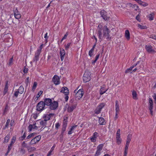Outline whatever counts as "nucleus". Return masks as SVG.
<instances>
[{"instance_id":"obj_12","label":"nucleus","mask_w":156,"mask_h":156,"mask_svg":"<svg viewBox=\"0 0 156 156\" xmlns=\"http://www.w3.org/2000/svg\"><path fill=\"white\" fill-rule=\"evenodd\" d=\"M98 136V133L97 132H95L90 137V141L93 143L96 142Z\"/></svg>"},{"instance_id":"obj_59","label":"nucleus","mask_w":156,"mask_h":156,"mask_svg":"<svg viewBox=\"0 0 156 156\" xmlns=\"http://www.w3.org/2000/svg\"><path fill=\"white\" fill-rule=\"evenodd\" d=\"M119 113L115 112V116L114 117V119L116 120L118 118V115Z\"/></svg>"},{"instance_id":"obj_61","label":"nucleus","mask_w":156,"mask_h":156,"mask_svg":"<svg viewBox=\"0 0 156 156\" xmlns=\"http://www.w3.org/2000/svg\"><path fill=\"white\" fill-rule=\"evenodd\" d=\"M26 137V133H24L23 136H22V137H21L22 140H23L25 139V138Z\"/></svg>"},{"instance_id":"obj_54","label":"nucleus","mask_w":156,"mask_h":156,"mask_svg":"<svg viewBox=\"0 0 156 156\" xmlns=\"http://www.w3.org/2000/svg\"><path fill=\"white\" fill-rule=\"evenodd\" d=\"M22 147H27V144L25 143V141H23L22 143Z\"/></svg>"},{"instance_id":"obj_22","label":"nucleus","mask_w":156,"mask_h":156,"mask_svg":"<svg viewBox=\"0 0 156 156\" xmlns=\"http://www.w3.org/2000/svg\"><path fill=\"white\" fill-rule=\"evenodd\" d=\"M62 93H63L65 94H69V90L68 88L65 87H63L60 91Z\"/></svg>"},{"instance_id":"obj_3","label":"nucleus","mask_w":156,"mask_h":156,"mask_svg":"<svg viewBox=\"0 0 156 156\" xmlns=\"http://www.w3.org/2000/svg\"><path fill=\"white\" fill-rule=\"evenodd\" d=\"M12 35L10 34H4L2 37V39L5 42H10L11 45L12 43Z\"/></svg>"},{"instance_id":"obj_24","label":"nucleus","mask_w":156,"mask_h":156,"mask_svg":"<svg viewBox=\"0 0 156 156\" xmlns=\"http://www.w3.org/2000/svg\"><path fill=\"white\" fill-rule=\"evenodd\" d=\"M107 90L108 89H105L104 85L101 86L100 90V94L102 95L107 91Z\"/></svg>"},{"instance_id":"obj_49","label":"nucleus","mask_w":156,"mask_h":156,"mask_svg":"<svg viewBox=\"0 0 156 156\" xmlns=\"http://www.w3.org/2000/svg\"><path fill=\"white\" fill-rule=\"evenodd\" d=\"M35 134V133H33L29 135L27 137V139H29L34 136Z\"/></svg>"},{"instance_id":"obj_48","label":"nucleus","mask_w":156,"mask_h":156,"mask_svg":"<svg viewBox=\"0 0 156 156\" xmlns=\"http://www.w3.org/2000/svg\"><path fill=\"white\" fill-rule=\"evenodd\" d=\"M68 35V34L67 33H66V34H65L63 37L62 38V40H61V42H62V41L66 38L67 36Z\"/></svg>"},{"instance_id":"obj_37","label":"nucleus","mask_w":156,"mask_h":156,"mask_svg":"<svg viewBox=\"0 0 156 156\" xmlns=\"http://www.w3.org/2000/svg\"><path fill=\"white\" fill-rule=\"evenodd\" d=\"M10 134H8L5 137L4 143H7L9 139Z\"/></svg>"},{"instance_id":"obj_58","label":"nucleus","mask_w":156,"mask_h":156,"mask_svg":"<svg viewBox=\"0 0 156 156\" xmlns=\"http://www.w3.org/2000/svg\"><path fill=\"white\" fill-rule=\"evenodd\" d=\"M136 20H137L139 22H140L141 20L140 19V17L139 15H137L136 16Z\"/></svg>"},{"instance_id":"obj_38","label":"nucleus","mask_w":156,"mask_h":156,"mask_svg":"<svg viewBox=\"0 0 156 156\" xmlns=\"http://www.w3.org/2000/svg\"><path fill=\"white\" fill-rule=\"evenodd\" d=\"M8 82H7L6 83V84L5 85V87L4 88V91H3V93L5 95V94L7 92L8 90Z\"/></svg>"},{"instance_id":"obj_62","label":"nucleus","mask_w":156,"mask_h":156,"mask_svg":"<svg viewBox=\"0 0 156 156\" xmlns=\"http://www.w3.org/2000/svg\"><path fill=\"white\" fill-rule=\"evenodd\" d=\"M60 126V125L58 123H56L55 124V127L56 129H58Z\"/></svg>"},{"instance_id":"obj_43","label":"nucleus","mask_w":156,"mask_h":156,"mask_svg":"<svg viewBox=\"0 0 156 156\" xmlns=\"http://www.w3.org/2000/svg\"><path fill=\"white\" fill-rule=\"evenodd\" d=\"M133 67L131 66L129 69H127L125 71L126 73H128L130 72L133 69Z\"/></svg>"},{"instance_id":"obj_15","label":"nucleus","mask_w":156,"mask_h":156,"mask_svg":"<svg viewBox=\"0 0 156 156\" xmlns=\"http://www.w3.org/2000/svg\"><path fill=\"white\" fill-rule=\"evenodd\" d=\"M52 81L56 85L59 84L60 82V78L57 75H55L52 79Z\"/></svg>"},{"instance_id":"obj_20","label":"nucleus","mask_w":156,"mask_h":156,"mask_svg":"<svg viewBox=\"0 0 156 156\" xmlns=\"http://www.w3.org/2000/svg\"><path fill=\"white\" fill-rule=\"evenodd\" d=\"M60 54L61 61H63L64 59V56L65 54V51L63 49H60Z\"/></svg>"},{"instance_id":"obj_2","label":"nucleus","mask_w":156,"mask_h":156,"mask_svg":"<svg viewBox=\"0 0 156 156\" xmlns=\"http://www.w3.org/2000/svg\"><path fill=\"white\" fill-rule=\"evenodd\" d=\"M145 48L148 53H153L156 52V49L154 48V45L148 44L145 45Z\"/></svg>"},{"instance_id":"obj_10","label":"nucleus","mask_w":156,"mask_h":156,"mask_svg":"<svg viewBox=\"0 0 156 156\" xmlns=\"http://www.w3.org/2000/svg\"><path fill=\"white\" fill-rule=\"evenodd\" d=\"M153 101L151 98H149V100L148 108L150 110L151 114L152 115L153 114Z\"/></svg>"},{"instance_id":"obj_50","label":"nucleus","mask_w":156,"mask_h":156,"mask_svg":"<svg viewBox=\"0 0 156 156\" xmlns=\"http://www.w3.org/2000/svg\"><path fill=\"white\" fill-rule=\"evenodd\" d=\"M41 51L39 50L38 49H37V51H36L35 55L39 56L40 54L41 53Z\"/></svg>"},{"instance_id":"obj_23","label":"nucleus","mask_w":156,"mask_h":156,"mask_svg":"<svg viewBox=\"0 0 156 156\" xmlns=\"http://www.w3.org/2000/svg\"><path fill=\"white\" fill-rule=\"evenodd\" d=\"M144 67V65L143 64H140V66L138 67L137 68L134 69L133 70V72H135L137 70H138V72H139L140 70H143V68Z\"/></svg>"},{"instance_id":"obj_29","label":"nucleus","mask_w":156,"mask_h":156,"mask_svg":"<svg viewBox=\"0 0 156 156\" xmlns=\"http://www.w3.org/2000/svg\"><path fill=\"white\" fill-rule=\"evenodd\" d=\"M77 126V125H74L72 126L70 129V130L68 131V134L69 135L73 133V131L75 129Z\"/></svg>"},{"instance_id":"obj_51","label":"nucleus","mask_w":156,"mask_h":156,"mask_svg":"<svg viewBox=\"0 0 156 156\" xmlns=\"http://www.w3.org/2000/svg\"><path fill=\"white\" fill-rule=\"evenodd\" d=\"M70 44L71 43H67L66 45H65V48L66 50H67L69 48Z\"/></svg>"},{"instance_id":"obj_47","label":"nucleus","mask_w":156,"mask_h":156,"mask_svg":"<svg viewBox=\"0 0 156 156\" xmlns=\"http://www.w3.org/2000/svg\"><path fill=\"white\" fill-rule=\"evenodd\" d=\"M133 8H134L135 10H137L139 9V7L135 4H133L132 6Z\"/></svg>"},{"instance_id":"obj_52","label":"nucleus","mask_w":156,"mask_h":156,"mask_svg":"<svg viewBox=\"0 0 156 156\" xmlns=\"http://www.w3.org/2000/svg\"><path fill=\"white\" fill-rule=\"evenodd\" d=\"M129 145V144H126L125 147L124 151V152H128V148Z\"/></svg>"},{"instance_id":"obj_45","label":"nucleus","mask_w":156,"mask_h":156,"mask_svg":"<svg viewBox=\"0 0 156 156\" xmlns=\"http://www.w3.org/2000/svg\"><path fill=\"white\" fill-rule=\"evenodd\" d=\"M35 148L34 147H28L27 150L29 152H30L32 151H34Z\"/></svg>"},{"instance_id":"obj_31","label":"nucleus","mask_w":156,"mask_h":156,"mask_svg":"<svg viewBox=\"0 0 156 156\" xmlns=\"http://www.w3.org/2000/svg\"><path fill=\"white\" fill-rule=\"evenodd\" d=\"M132 137V135L131 134H128L127 136L126 144H129L130 142L131 141V139Z\"/></svg>"},{"instance_id":"obj_27","label":"nucleus","mask_w":156,"mask_h":156,"mask_svg":"<svg viewBox=\"0 0 156 156\" xmlns=\"http://www.w3.org/2000/svg\"><path fill=\"white\" fill-rule=\"evenodd\" d=\"M68 117L67 115H65L64 117V119L63 122V125L64 126H67V124Z\"/></svg>"},{"instance_id":"obj_40","label":"nucleus","mask_w":156,"mask_h":156,"mask_svg":"<svg viewBox=\"0 0 156 156\" xmlns=\"http://www.w3.org/2000/svg\"><path fill=\"white\" fill-rule=\"evenodd\" d=\"M43 93V91L42 90L40 91L38 93L37 96L36 97V98H35V100H37L38 99V98H39L40 96L41 95V94Z\"/></svg>"},{"instance_id":"obj_46","label":"nucleus","mask_w":156,"mask_h":156,"mask_svg":"<svg viewBox=\"0 0 156 156\" xmlns=\"http://www.w3.org/2000/svg\"><path fill=\"white\" fill-rule=\"evenodd\" d=\"M39 56H38L35 55V56L33 59V61L34 62H37L39 59Z\"/></svg>"},{"instance_id":"obj_32","label":"nucleus","mask_w":156,"mask_h":156,"mask_svg":"<svg viewBox=\"0 0 156 156\" xmlns=\"http://www.w3.org/2000/svg\"><path fill=\"white\" fill-rule=\"evenodd\" d=\"M55 144L51 148L50 150L49 151L48 153L47 156H50L51 154H52V152L55 149Z\"/></svg>"},{"instance_id":"obj_63","label":"nucleus","mask_w":156,"mask_h":156,"mask_svg":"<svg viewBox=\"0 0 156 156\" xmlns=\"http://www.w3.org/2000/svg\"><path fill=\"white\" fill-rule=\"evenodd\" d=\"M153 97L155 101V103H156V94H154Z\"/></svg>"},{"instance_id":"obj_7","label":"nucleus","mask_w":156,"mask_h":156,"mask_svg":"<svg viewBox=\"0 0 156 156\" xmlns=\"http://www.w3.org/2000/svg\"><path fill=\"white\" fill-rule=\"evenodd\" d=\"M103 146V144H101L97 147V150L94 155L95 156H99L101 154Z\"/></svg>"},{"instance_id":"obj_25","label":"nucleus","mask_w":156,"mask_h":156,"mask_svg":"<svg viewBox=\"0 0 156 156\" xmlns=\"http://www.w3.org/2000/svg\"><path fill=\"white\" fill-rule=\"evenodd\" d=\"M115 112L119 113L120 111L119 106V102L117 101H115Z\"/></svg>"},{"instance_id":"obj_57","label":"nucleus","mask_w":156,"mask_h":156,"mask_svg":"<svg viewBox=\"0 0 156 156\" xmlns=\"http://www.w3.org/2000/svg\"><path fill=\"white\" fill-rule=\"evenodd\" d=\"M150 38H152L154 40H156V36L154 35H151L150 36Z\"/></svg>"},{"instance_id":"obj_14","label":"nucleus","mask_w":156,"mask_h":156,"mask_svg":"<svg viewBox=\"0 0 156 156\" xmlns=\"http://www.w3.org/2000/svg\"><path fill=\"white\" fill-rule=\"evenodd\" d=\"M54 113H50L48 114H44L43 115V119L46 121H48L50 119L51 117H52L54 116Z\"/></svg>"},{"instance_id":"obj_39","label":"nucleus","mask_w":156,"mask_h":156,"mask_svg":"<svg viewBox=\"0 0 156 156\" xmlns=\"http://www.w3.org/2000/svg\"><path fill=\"white\" fill-rule=\"evenodd\" d=\"M137 27L141 29H145L147 28L146 26L139 24H137Z\"/></svg>"},{"instance_id":"obj_53","label":"nucleus","mask_w":156,"mask_h":156,"mask_svg":"<svg viewBox=\"0 0 156 156\" xmlns=\"http://www.w3.org/2000/svg\"><path fill=\"white\" fill-rule=\"evenodd\" d=\"M20 152L22 154H24L25 152V150L23 148H22L20 151Z\"/></svg>"},{"instance_id":"obj_16","label":"nucleus","mask_w":156,"mask_h":156,"mask_svg":"<svg viewBox=\"0 0 156 156\" xmlns=\"http://www.w3.org/2000/svg\"><path fill=\"white\" fill-rule=\"evenodd\" d=\"M14 14L15 17L16 19H19L21 17V15L20 12L18 11L17 8H16L14 9Z\"/></svg>"},{"instance_id":"obj_30","label":"nucleus","mask_w":156,"mask_h":156,"mask_svg":"<svg viewBox=\"0 0 156 156\" xmlns=\"http://www.w3.org/2000/svg\"><path fill=\"white\" fill-rule=\"evenodd\" d=\"M99 123L100 125H103L105 123V119L102 117H100L99 118Z\"/></svg>"},{"instance_id":"obj_11","label":"nucleus","mask_w":156,"mask_h":156,"mask_svg":"<svg viewBox=\"0 0 156 156\" xmlns=\"http://www.w3.org/2000/svg\"><path fill=\"white\" fill-rule=\"evenodd\" d=\"M58 104L57 101H53L52 102L50 105L49 106V108L52 110H54L56 109L58 107Z\"/></svg>"},{"instance_id":"obj_34","label":"nucleus","mask_w":156,"mask_h":156,"mask_svg":"<svg viewBox=\"0 0 156 156\" xmlns=\"http://www.w3.org/2000/svg\"><path fill=\"white\" fill-rule=\"evenodd\" d=\"M154 13H152L149 14L148 16L147 17L151 21L154 20Z\"/></svg>"},{"instance_id":"obj_42","label":"nucleus","mask_w":156,"mask_h":156,"mask_svg":"<svg viewBox=\"0 0 156 156\" xmlns=\"http://www.w3.org/2000/svg\"><path fill=\"white\" fill-rule=\"evenodd\" d=\"M94 51V48L93 47L92 49H91L89 52V55L90 57H91L93 55V52Z\"/></svg>"},{"instance_id":"obj_41","label":"nucleus","mask_w":156,"mask_h":156,"mask_svg":"<svg viewBox=\"0 0 156 156\" xmlns=\"http://www.w3.org/2000/svg\"><path fill=\"white\" fill-rule=\"evenodd\" d=\"M37 85V83L36 82H34V83L32 87V90L33 91H34L35 90L36 88Z\"/></svg>"},{"instance_id":"obj_8","label":"nucleus","mask_w":156,"mask_h":156,"mask_svg":"<svg viewBox=\"0 0 156 156\" xmlns=\"http://www.w3.org/2000/svg\"><path fill=\"white\" fill-rule=\"evenodd\" d=\"M45 105L43 101L39 102L37 106V110L38 111H42L45 109Z\"/></svg>"},{"instance_id":"obj_44","label":"nucleus","mask_w":156,"mask_h":156,"mask_svg":"<svg viewBox=\"0 0 156 156\" xmlns=\"http://www.w3.org/2000/svg\"><path fill=\"white\" fill-rule=\"evenodd\" d=\"M16 140V136H13L12 137V140H11V143L13 144H14Z\"/></svg>"},{"instance_id":"obj_9","label":"nucleus","mask_w":156,"mask_h":156,"mask_svg":"<svg viewBox=\"0 0 156 156\" xmlns=\"http://www.w3.org/2000/svg\"><path fill=\"white\" fill-rule=\"evenodd\" d=\"M105 104L102 103L100 104L96 108L95 110V113L97 114H99L103 108L105 106Z\"/></svg>"},{"instance_id":"obj_60","label":"nucleus","mask_w":156,"mask_h":156,"mask_svg":"<svg viewBox=\"0 0 156 156\" xmlns=\"http://www.w3.org/2000/svg\"><path fill=\"white\" fill-rule=\"evenodd\" d=\"M68 94H65V101H67L68 100L69 98V97L68 96Z\"/></svg>"},{"instance_id":"obj_17","label":"nucleus","mask_w":156,"mask_h":156,"mask_svg":"<svg viewBox=\"0 0 156 156\" xmlns=\"http://www.w3.org/2000/svg\"><path fill=\"white\" fill-rule=\"evenodd\" d=\"M76 104L72 105L70 104L68 108V112H70L73 111L76 108Z\"/></svg>"},{"instance_id":"obj_21","label":"nucleus","mask_w":156,"mask_h":156,"mask_svg":"<svg viewBox=\"0 0 156 156\" xmlns=\"http://www.w3.org/2000/svg\"><path fill=\"white\" fill-rule=\"evenodd\" d=\"M44 103L45 105L49 106L52 102V100L50 98H45L44 100Z\"/></svg>"},{"instance_id":"obj_33","label":"nucleus","mask_w":156,"mask_h":156,"mask_svg":"<svg viewBox=\"0 0 156 156\" xmlns=\"http://www.w3.org/2000/svg\"><path fill=\"white\" fill-rule=\"evenodd\" d=\"M47 121L44 119L40 121V124L41 126H44L47 125Z\"/></svg>"},{"instance_id":"obj_5","label":"nucleus","mask_w":156,"mask_h":156,"mask_svg":"<svg viewBox=\"0 0 156 156\" xmlns=\"http://www.w3.org/2000/svg\"><path fill=\"white\" fill-rule=\"evenodd\" d=\"M91 73L88 72H86L84 74L83 78V82L86 83L89 81L91 79Z\"/></svg>"},{"instance_id":"obj_1","label":"nucleus","mask_w":156,"mask_h":156,"mask_svg":"<svg viewBox=\"0 0 156 156\" xmlns=\"http://www.w3.org/2000/svg\"><path fill=\"white\" fill-rule=\"evenodd\" d=\"M98 31L99 38L101 41L102 40V34L103 36L106 37L107 39H110L111 38L110 37L109 34L110 31L107 27V26H105L103 27L101 24H99L98 26Z\"/></svg>"},{"instance_id":"obj_56","label":"nucleus","mask_w":156,"mask_h":156,"mask_svg":"<svg viewBox=\"0 0 156 156\" xmlns=\"http://www.w3.org/2000/svg\"><path fill=\"white\" fill-rule=\"evenodd\" d=\"M10 122V119H7V120L6 124H5V125L6 127H7L8 126Z\"/></svg>"},{"instance_id":"obj_35","label":"nucleus","mask_w":156,"mask_h":156,"mask_svg":"<svg viewBox=\"0 0 156 156\" xmlns=\"http://www.w3.org/2000/svg\"><path fill=\"white\" fill-rule=\"evenodd\" d=\"M140 2H138V3L140 5L144 7H145L148 5V4L147 3H146L144 2H143L141 0H140Z\"/></svg>"},{"instance_id":"obj_28","label":"nucleus","mask_w":156,"mask_h":156,"mask_svg":"<svg viewBox=\"0 0 156 156\" xmlns=\"http://www.w3.org/2000/svg\"><path fill=\"white\" fill-rule=\"evenodd\" d=\"M132 96L134 100H137L138 99V97L137 96V94L136 92L134 90H133L132 91Z\"/></svg>"},{"instance_id":"obj_19","label":"nucleus","mask_w":156,"mask_h":156,"mask_svg":"<svg viewBox=\"0 0 156 156\" xmlns=\"http://www.w3.org/2000/svg\"><path fill=\"white\" fill-rule=\"evenodd\" d=\"M101 14L103 19L105 20H107L108 18L107 16L106 12L105 10H102L101 12Z\"/></svg>"},{"instance_id":"obj_18","label":"nucleus","mask_w":156,"mask_h":156,"mask_svg":"<svg viewBox=\"0 0 156 156\" xmlns=\"http://www.w3.org/2000/svg\"><path fill=\"white\" fill-rule=\"evenodd\" d=\"M29 132H30L33 129L37 130L38 129V127L35 126V124L33 125H30L28 127Z\"/></svg>"},{"instance_id":"obj_64","label":"nucleus","mask_w":156,"mask_h":156,"mask_svg":"<svg viewBox=\"0 0 156 156\" xmlns=\"http://www.w3.org/2000/svg\"><path fill=\"white\" fill-rule=\"evenodd\" d=\"M64 126L65 125H63L62 126L63 127H62V130L63 132H64L66 130V127L67 126Z\"/></svg>"},{"instance_id":"obj_13","label":"nucleus","mask_w":156,"mask_h":156,"mask_svg":"<svg viewBox=\"0 0 156 156\" xmlns=\"http://www.w3.org/2000/svg\"><path fill=\"white\" fill-rule=\"evenodd\" d=\"M41 138V136L40 135L37 136L31 140L30 142V144L33 145L37 143L40 141Z\"/></svg>"},{"instance_id":"obj_6","label":"nucleus","mask_w":156,"mask_h":156,"mask_svg":"<svg viewBox=\"0 0 156 156\" xmlns=\"http://www.w3.org/2000/svg\"><path fill=\"white\" fill-rule=\"evenodd\" d=\"M120 129H118L117 130L116 135V139L117 144L118 145L120 144L122 142V139L120 137Z\"/></svg>"},{"instance_id":"obj_55","label":"nucleus","mask_w":156,"mask_h":156,"mask_svg":"<svg viewBox=\"0 0 156 156\" xmlns=\"http://www.w3.org/2000/svg\"><path fill=\"white\" fill-rule=\"evenodd\" d=\"M19 94V92L16 90V91H15L14 93V96L16 98H17L18 95V94Z\"/></svg>"},{"instance_id":"obj_26","label":"nucleus","mask_w":156,"mask_h":156,"mask_svg":"<svg viewBox=\"0 0 156 156\" xmlns=\"http://www.w3.org/2000/svg\"><path fill=\"white\" fill-rule=\"evenodd\" d=\"M125 36L126 38L129 40L130 39V34L128 30H125Z\"/></svg>"},{"instance_id":"obj_36","label":"nucleus","mask_w":156,"mask_h":156,"mask_svg":"<svg viewBox=\"0 0 156 156\" xmlns=\"http://www.w3.org/2000/svg\"><path fill=\"white\" fill-rule=\"evenodd\" d=\"M17 90L19 92V94H22L24 91V88L22 86H21Z\"/></svg>"},{"instance_id":"obj_4","label":"nucleus","mask_w":156,"mask_h":156,"mask_svg":"<svg viewBox=\"0 0 156 156\" xmlns=\"http://www.w3.org/2000/svg\"><path fill=\"white\" fill-rule=\"evenodd\" d=\"M74 92L76 93V99L77 100H80L83 97V89H80L77 92V90H75Z\"/></svg>"}]
</instances>
